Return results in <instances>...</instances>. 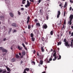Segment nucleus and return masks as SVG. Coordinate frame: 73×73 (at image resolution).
<instances>
[{"instance_id": "f257e3e1", "label": "nucleus", "mask_w": 73, "mask_h": 73, "mask_svg": "<svg viewBox=\"0 0 73 73\" xmlns=\"http://www.w3.org/2000/svg\"><path fill=\"white\" fill-rule=\"evenodd\" d=\"M69 18L70 19V21H68V23H69V25H71L72 23V21L73 19V15H71Z\"/></svg>"}, {"instance_id": "f03ea898", "label": "nucleus", "mask_w": 73, "mask_h": 73, "mask_svg": "<svg viewBox=\"0 0 73 73\" xmlns=\"http://www.w3.org/2000/svg\"><path fill=\"white\" fill-rule=\"evenodd\" d=\"M63 41L65 42L64 44L66 46L70 47V45L69 44L68 42H66V38H65L64 39Z\"/></svg>"}, {"instance_id": "7ed1b4c3", "label": "nucleus", "mask_w": 73, "mask_h": 73, "mask_svg": "<svg viewBox=\"0 0 73 73\" xmlns=\"http://www.w3.org/2000/svg\"><path fill=\"white\" fill-rule=\"evenodd\" d=\"M27 5H25V7H26L27 8L28 7H29L30 6L31 4L29 1L28 0L27 1Z\"/></svg>"}, {"instance_id": "20e7f679", "label": "nucleus", "mask_w": 73, "mask_h": 73, "mask_svg": "<svg viewBox=\"0 0 73 73\" xmlns=\"http://www.w3.org/2000/svg\"><path fill=\"white\" fill-rule=\"evenodd\" d=\"M30 71V69L28 68H26L24 69L23 73H27L26 71L28 72Z\"/></svg>"}, {"instance_id": "39448f33", "label": "nucleus", "mask_w": 73, "mask_h": 73, "mask_svg": "<svg viewBox=\"0 0 73 73\" xmlns=\"http://www.w3.org/2000/svg\"><path fill=\"white\" fill-rule=\"evenodd\" d=\"M42 27L43 29H46L48 28V26L46 24H45L43 25Z\"/></svg>"}, {"instance_id": "423d86ee", "label": "nucleus", "mask_w": 73, "mask_h": 73, "mask_svg": "<svg viewBox=\"0 0 73 73\" xmlns=\"http://www.w3.org/2000/svg\"><path fill=\"white\" fill-rule=\"evenodd\" d=\"M61 14V12L60 11H58V12L57 15V17L58 18H59L60 17V16Z\"/></svg>"}, {"instance_id": "0eeeda50", "label": "nucleus", "mask_w": 73, "mask_h": 73, "mask_svg": "<svg viewBox=\"0 0 73 73\" xmlns=\"http://www.w3.org/2000/svg\"><path fill=\"white\" fill-rule=\"evenodd\" d=\"M10 71L9 72H7L6 70H3L2 72L1 73H10Z\"/></svg>"}, {"instance_id": "6e6552de", "label": "nucleus", "mask_w": 73, "mask_h": 73, "mask_svg": "<svg viewBox=\"0 0 73 73\" xmlns=\"http://www.w3.org/2000/svg\"><path fill=\"white\" fill-rule=\"evenodd\" d=\"M39 13L40 15H42L43 14V12L42 9H40V10Z\"/></svg>"}, {"instance_id": "1a4fd4ad", "label": "nucleus", "mask_w": 73, "mask_h": 73, "mask_svg": "<svg viewBox=\"0 0 73 73\" xmlns=\"http://www.w3.org/2000/svg\"><path fill=\"white\" fill-rule=\"evenodd\" d=\"M11 24L12 26L15 27H17V25L15 23H13Z\"/></svg>"}, {"instance_id": "9d476101", "label": "nucleus", "mask_w": 73, "mask_h": 73, "mask_svg": "<svg viewBox=\"0 0 73 73\" xmlns=\"http://www.w3.org/2000/svg\"><path fill=\"white\" fill-rule=\"evenodd\" d=\"M73 39H72V40H71V44L70 45H69L70 46H71L72 48H73Z\"/></svg>"}, {"instance_id": "9b49d317", "label": "nucleus", "mask_w": 73, "mask_h": 73, "mask_svg": "<svg viewBox=\"0 0 73 73\" xmlns=\"http://www.w3.org/2000/svg\"><path fill=\"white\" fill-rule=\"evenodd\" d=\"M18 49L19 50H22V49H23V47H20L18 45Z\"/></svg>"}, {"instance_id": "f8f14e48", "label": "nucleus", "mask_w": 73, "mask_h": 73, "mask_svg": "<svg viewBox=\"0 0 73 73\" xmlns=\"http://www.w3.org/2000/svg\"><path fill=\"white\" fill-rule=\"evenodd\" d=\"M3 52H5V53H7V50L6 49L4 48L2 50Z\"/></svg>"}, {"instance_id": "ddd939ff", "label": "nucleus", "mask_w": 73, "mask_h": 73, "mask_svg": "<svg viewBox=\"0 0 73 73\" xmlns=\"http://www.w3.org/2000/svg\"><path fill=\"white\" fill-rule=\"evenodd\" d=\"M22 45L23 46V47L26 50H27V48L26 47V46H25V45L24 43H22Z\"/></svg>"}, {"instance_id": "4468645a", "label": "nucleus", "mask_w": 73, "mask_h": 73, "mask_svg": "<svg viewBox=\"0 0 73 73\" xmlns=\"http://www.w3.org/2000/svg\"><path fill=\"white\" fill-rule=\"evenodd\" d=\"M48 37H46L45 38V39L46 40H44L45 41V42H46V43H47L48 42Z\"/></svg>"}, {"instance_id": "2eb2a0df", "label": "nucleus", "mask_w": 73, "mask_h": 73, "mask_svg": "<svg viewBox=\"0 0 73 73\" xmlns=\"http://www.w3.org/2000/svg\"><path fill=\"white\" fill-rule=\"evenodd\" d=\"M43 62L42 60H40V62H39V64L40 65H42L43 64Z\"/></svg>"}, {"instance_id": "dca6fc26", "label": "nucleus", "mask_w": 73, "mask_h": 73, "mask_svg": "<svg viewBox=\"0 0 73 73\" xmlns=\"http://www.w3.org/2000/svg\"><path fill=\"white\" fill-rule=\"evenodd\" d=\"M11 17H13L14 16L13 14L11 13H9Z\"/></svg>"}, {"instance_id": "f3484780", "label": "nucleus", "mask_w": 73, "mask_h": 73, "mask_svg": "<svg viewBox=\"0 0 73 73\" xmlns=\"http://www.w3.org/2000/svg\"><path fill=\"white\" fill-rule=\"evenodd\" d=\"M65 25H63V27L61 29V30H64L65 29Z\"/></svg>"}, {"instance_id": "a211bd4d", "label": "nucleus", "mask_w": 73, "mask_h": 73, "mask_svg": "<svg viewBox=\"0 0 73 73\" xmlns=\"http://www.w3.org/2000/svg\"><path fill=\"white\" fill-rule=\"evenodd\" d=\"M15 57H16V58H19L20 57V56H19V55L18 54H16V55H15Z\"/></svg>"}, {"instance_id": "6ab92c4d", "label": "nucleus", "mask_w": 73, "mask_h": 73, "mask_svg": "<svg viewBox=\"0 0 73 73\" xmlns=\"http://www.w3.org/2000/svg\"><path fill=\"white\" fill-rule=\"evenodd\" d=\"M12 30V28H9V31H8V33L10 34Z\"/></svg>"}, {"instance_id": "aec40b11", "label": "nucleus", "mask_w": 73, "mask_h": 73, "mask_svg": "<svg viewBox=\"0 0 73 73\" xmlns=\"http://www.w3.org/2000/svg\"><path fill=\"white\" fill-rule=\"evenodd\" d=\"M41 50H42V52H44V50L43 48V47H41Z\"/></svg>"}, {"instance_id": "412c9836", "label": "nucleus", "mask_w": 73, "mask_h": 73, "mask_svg": "<svg viewBox=\"0 0 73 73\" xmlns=\"http://www.w3.org/2000/svg\"><path fill=\"white\" fill-rule=\"evenodd\" d=\"M15 60V59L14 58H13L11 59V61H12V62H14Z\"/></svg>"}, {"instance_id": "4be33fe9", "label": "nucleus", "mask_w": 73, "mask_h": 73, "mask_svg": "<svg viewBox=\"0 0 73 73\" xmlns=\"http://www.w3.org/2000/svg\"><path fill=\"white\" fill-rule=\"evenodd\" d=\"M26 0H23L22 3L23 4H25V1Z\"/></svg>"}, {"instance_id": "5701e85b", "label": "nucleus", "mask_w": 73, "mask_h": 73, "mask_svg": "<svg viewBox=\"0 0 73 73\" xmlns=\"http://www.w3.org/2000/svg\"><path fill=\"white\" fill-rule=\"evenodd\" d=\"M25 54H26V52L25 51H23L22 52V55L23 56H25Z\"/></svg>"}, {"instance_id": "b1692460", "label": "nucleus", "mask_w": 73, "mask_h": 73, "mask_svg": "<svg viewBox=\"0 0 73 73\" xmlns=\"http://www.w3.org/2000/svg\"><path fill=\"white\" fill-rule=\"evenodd\" d=\"M36 25L39 26H40V24L38 23H36Z\"/></svg>"}, {"instance_id": "393cba45", "label": "nucleus", "mask_w": 73, "mask_h": 73, "mask_svg": "<svg viewBox=\"0 0 73 73\" xmlns=\"http://www.w3.org/2000/svg\"><path fill=\"white\" fill-rule=\"evenodd\" d=\"M53 57H55L56 56V52H55L54 53V54L53 55Z\"/></svg>"}, {"instance_id": "a878e982", "label": "nucleus", "mask_w": 73, "mask_h": 73, "mask_svg": "<svg viewBox=\"0 0 73 73\" xmlns=\"http://www.w3.org/2000/svg\"><path fill=\"white\" fill-rule=\"evenodd\" d=\"M61 43H62L60 41L58 42V44H57L58 46H59V45H61Z\"/></svg>"}, {"instance_id": "bb28decb", "label": "nucleus", "mask_w": 73, "mask_h": 73, "mask_svg": "<svg viewBox=\"0 0 73 73\" xmlns=\"http://www.w3.org/2000/svg\"><path fill=\"white\" fill-rule=\"evenodd\" d=\"M31 40L33 41H34L35 40V38L33 37H32Z\"/></svg>"}, {"instance_id": "cd10ccee", "label": "nucleus", "mask_w": 73, "mask_h": 73, "mask_svg": "<svg viewBox=\"0 0 73 73\" xmlns=\"http://www.w3.org/2000/svg\"><path fill=\"white\" fill-rule=\"evenodd\" d=\"M53 31H51L50 32V34L51 35H53Z\"/></svg>"}, {"instance_id": "c85d7f7f", "label": "nucleus", "mask_w": 73, "mask_h": 73, "mask_svg": "<svg viewBox=\"0 0 73 73\" xmlns=\"http://www.w3.org/2000/svg\"><path fill=\"white\" fill-rule=\"evenodd\" d=\"M31 37L32 38L34 36V35L33 33H31L30 35Z\"/></svg>"}, {"instance_id": "c756f323", "label": "nucleus", "mask_w": 73, "mask_h": 73, "mask_svg": "<svg viewBox=\"0 0 73 73\" xmlns=\"http://www.w3.org/2000/svg\"><path fill=\"white\" fill-rule=\"evenodd\" d=\"M4 49V48L2 47H0V50H1L2 51Z\"/></svg>"}, {"instance_id": "7c9ffc66", "label": "nucleus", "mask_w": 73, "mask_h": 73, "mask_svg": "<svg viewBox=\"0 0 73 73\" xmlns=\"http://www.w3.org/2000/svg\"><path fill=\"white\" fill-rule=\"evenodd\" d=\"M54 59H53V61H55V60H56V59H57V58H56V56H54Z\"/></svg>"}, {"instance_id": "2f4dec72", "label": "nucleus", "mask_w": 73, "mask_h": 73, "mask_svg": "<svg viewBox=\"0 0 73 73\" xmlns=\"http://www.w3.org/2000/svg\"><path fill=\"white\" fill-rule=\"evenodd\" d=\"M38 21V20L37 19H35V23H37V22Z\"/></svg>"}, {"instance_id": "473e14b6", "label": "nucleus", "mask_w": 73, "mask_h": 73, "mask_svg": "<svg viewBox=\"0 0 73 73\" xmlns=\"http://www.w3.org/2000/svg\"><path fill=\"white\" fill-rule=\"evenodd\" d=\"M61 58V56L60 55H59V58H58L57 60H60Z\"/></svg>"}, {"instance_id": "72a5a7b5", "label": "nucleus", "mask_w": 73, "mask_h": 73, "mask_svg": "<svg viewBox=\"0 0 73 73\" xmlns=\"http://www.w3.org/2000/svg\"><path fill=\"white\" fill-rule=\"evenodd\" d=\"M31 28V26L29 25H28V29H30Z\"/></svg>"}, {"instance_id": "f704fd0d", "label": "nucleus", "mask_w": 73, "mask_h": 73, "mask_svg": "<svg viewBox=\"0 0 73 73\" xmlns=\"http://www.w3.org/2000/svg\"><path fill=\"white\" fill-rule=\"evenodd\" d=\"M31 63H33L34 65H35V62L34 61H32Z\"/></svg>"}, {"instance_id": "c9c22d12", "label": "nucleus", "mask_w": 73, "mask_h": 73, "mask_svg": "<svg viewBox=\"0 0 73 73\" xmlns=\"http://www.w3.org/2000/svg\"><path fill=\"white\" fill-rule=\"evenodd\" d=\"M7 71H9L10 70V69L9 68H7Z\"/></svg>"}, {"instance_id": "e433bc0d", "label": "nucleus", "mask_w": 73, "mask_h": 73, "mask_svg": "<svg viewBox=\"0 0 73 73\" xmlns=\"http://www.w3.org/2000/svg\"><path fill=\"white\" fill-rule=\"evenodd\" d=\"M67 5V4L65 3V4L64 6V8H66Z\"/></svg>"}, {"instance_id": "4c0bfd02", "label": "nucleus", "mask_w": 73, "mask_h": 73, "mask_svg": "<svg viewBox=\"0 0 73 73\" xmlns=\"http://www.w3.org/2000/svg\"><path fill=\"white\" fill-rule=\"evenodd\" d=\"M18 13L19 15H20L21 14V13L20 12V11H18Z\"/></svg>"}, {"instance_id": "58836bf2", "label": "nucleus", "mask_w": 73, "mask_h": 73, "mask_svg": "<svg viewBox=\"0 0 73 73\" xmlns=\"http://www.w3.org/2000/svg\"><path fill=\"white\" fill-rule=\"evenodd\" d=\"M44 40H45L44 38L43 37H42V41H44Z\"/></svg>"}, {"instance_id": "ea45409f", "label": "nucleus", "mask_w": 73, "mask_h": 73, "mask_svg": "<svg viewBox=\"0 0 73 73\" xmlns=\"http://www.w3.org/2000/svg\"><path fill=\"white\" fill-rule=\"evenodd\" d=\"M48 15H47L46 17V19L47 20H48Z\"/></svg>"}, {"instance_id": "a19ab883", "label": "nucleus", "mask_w": 73, "mask_h": 73, "mask_svg": "<svg viewBox=\"0 0 73 73\" xmlns=\"http://www.w3.org/2000/svg\"><path fill=\"white\" fill-rule=\"evenodd\" d=\"M36 54H37V56H39V53L38 52H37L36 53Z\"/></svg>"}, {"instance_id": "79ce46f5", "label": "nucleus", "mask_w": 73, "mask_h": 73, "mask_svg": "<svg viewBox=\"0 0 73 73\" xmlns=\"http://www.w3.org/2000/svg\"><path fill=\"white\" fill-rule=\"evenodd\" d=\"M29 21H30L29 20H27V24H28L29 23Z\"/></svg>"}, {"instance_id": "37998d69", "label": "nucleus", "mask_w": 73, "mask_h": 73, "mask_svg": "<svg viewBox=\"0 0 73 73\" xmlns=\"http://www.w3.org/2000/svg\"><path fill=\"white\" fill-rule=\"evenodd\" d=\"M52 59L51 58H49V61H52Z\"/></svg>"}, {"instance_id": "c03bdc74", "label": "nucleus", "mask_w": 73, "mask_h": 73, "mask_svg": "<svg viewBox=\"0 0 73 73\" xmlns=\"http://www.w3.org/2000/svg\"><path fill=\"white\" fill-rule=\"evenodd\" d=\"M31 2H32V3H34V0H31Z\"/></svg>"}, {"instance_id": "a18cd8bd", "label": "nucleus", "mask_w": 73, "mask_h": 73, "mask_svg": "<svg viewBox=\"0 0 73 73\" xmlns=\"http://www.w3.org/2000/svg\"><path fill=\"white\" fill-rule=\"evenodd\" d=\"M30 19V17L29 16L27 17V19L28 20H29Z\"/></svg>"}, {"instance_id": "49530a36", "label": "nucleus", "mask_w": 73, "mask_h": 73, "mask_svg": "<svg viewBox=\"0 0 73 73\" xmlns=\"http://www.w3.org/2000/svg\"><path fill=\"white\" fill-rule=\"evenodd\" d=\"M66 20H65L64 22V24L66 25Z\"/></svg>"}, {"instance_id": "de8ad7c7", "label": "nucleus", "mask_w": 73, "mask_h": 73, "mask_svg": "<svg viewBox=\"0 0 73 73\" xmlns=\"http://www.w3.org/2000/svg\"><path fill=\"white\" fill-rule=\"evenodd\" d=\"M72 9V7H70L69 8V10L70 11Z\"/></svg>"}, {"instance_id": "09e8293b", "label": "nucleus", "mask_w": 73, "mask_h": 73, "mask_svg": "<svg viewBox=\"0 0 73 73\" xmlns=\"http://www.w3.org/2000/svg\"><path fill=\"white\" fill-rule=\"evenodd\" d=\"M35 53H36V51L35 50H34L33 52V53L34 54H35Z\"/></svg>"}, {"instance_id": "8fccbe9b", "label": "nucleus", "mask_w": 73, "mask_h": 73, "mask_svg": "<svg viewBox=\"0 0 73 73\" xmlns=\"http://www.w3.org/2000/svg\"><path fill=\"white\" fill-rule=\"evenodd\" d=\"M66 13V12H64V16H65V15Z\"/></svg>"}, {"instance_id": "3c124183", "label": "nucleus", "mask_w": 73, "mask_h": 73, "mask_svg": "<svg viewBox=\"0 0 73 73\" xmlns=\"http://www.w3.org/2000/svg\"><path fill=\"white\" fill-rule=\"evenodd\" d=\"M7 39H6V38H4L3 39V40L4 41H5V40H7Z\"/></svg>"}, {"instance_id": "603ef678", "label": "nucleus", "mask_w": 73, "mask_h": 73, "mask_svg": "<svg viewBox=\"0 0 73 73\" xmlns=\"http://www.w3.org/2000/svg\"><path fill=\"white\" fill-rule=\"evenodd\" d=\"M71 36H73V32L71 34Z\"/></svg>"}, {"instance_id": "864d4df0", "label": "nucleus", "mask_w": 73, "mask_h": 73, "mask_svg": "<svg viewBox=\"0 0 73 73\" xmlns=\"http://www.w3.org/2000/svg\"><path fill=\"white\" fill-rule=\"evenodd\" d=\"M3 17V16H2V15H1L0 16V18H2Z\"/></svg>"}, {"instance_id": "5fc2aeb1", "label": "nucleus", "mask_w": 73, "mask_h": 73, "mask_svg": "<svg viewBox=\"0 0 73 73\" xmlns=\"http://www.w3.org/2000/svg\"><path fill=\"white\" fill-rule=\"evenodd\" d=\"M24 8H21V10L22 11H23V10H24Z\"/></svg>"}, {"instance_id": "6e6d98bb", "label": "nucleus", "mask_w": 73, "mask_h": 73, "mask_svg": "<svg viewBox=\"0 0 73 73\" xmlns=\"http://www.w3.org/2000/svg\"><path fill=\"white\" fill-rule=\"evenodd\" d=\"M13 32H17V31L16 30H14L13 31Z\"/></svg>"}, {"instance_id": "4d7b16f0", "label": "nucleus", "mask_w": 73, "mask_h": 73, "mask_svg": "<svg viewBox=\"0 0 73 73\" xmlns=\"http://www.w3.org/2000/svg\"><path fill=\"white\" fill-rule=\"evenodd\" d=\"M69 33L70 34H71V31H70L69 32Z\"/></svg>"}, {"instance_id": "13d9d810", "label": "nucleus", "mask_w": 73, "mask_h": 73, "mask_svg": "<svg viewBox=\"0 0 73 73\" xmlns=\"http://www.w3.org/2000/svg\"><path fill=\"white\" fill-rule=\"evenodd\" d=\"M25 44H26V45H28V43L27 42H25Z\"/></svg>"}, {"instance_id": "bf43d9fd", "label": "nucleus", "mask_w": 73, "mask_h": 73, "mask_svg": "<svg viewBox=\"0 0 73 73\" xmlns=\"http://www.w3.org/2000/svg\"><path fill=\"white\" fill-rule=\"evenodd\" d=\"M23 55H22V56H21V58H23Z\"/></svg>"}, {"instance_id": "052dcab7", "label": "nucleus", "mask_w": 73, "mask_h": 73, "mask_svg": "<svg viewBox=\"0 0 73 73\" xmlns=\"http://www.w3.org/2000/svg\"><path fill=\"white\" fill-rule=\"evenodd\" d=\"M41 1V0H39L38 2L39 3H40Z\"/></svg>"}, {"instance_id": "680f3d73", "label": "nucleus", "mask_w": 73, "mask_h": 73, "mask_svg": "<svg viewBox=\"0 0 73 73\" xmlns=\"http://www.w3.org/2000/svg\"><path fill=\"white\" fill-rule=\"evenodd\" d=\"M3 70H0V73H1L2 72H3Z\"/></svg>"}, {"instance_id": "e2e57ef3", "label": "nucleus", "mask_w": 73, "mask_h": 73, "mask_svg": "<svg viewBox=\"0 0 73 73\" xmlns=\"http://www.w3.org/2000/svg\"><path fill=\"white\" fill-rule=\"evenodd\" d=\"M70 2L71 3H73V2L71 0H70Z\"/></svg>"}, {"instance_id": "0e129e2a", "label": "nucleus", "mask_w": 73, "mask_h": 73, "mask_svg": "<svg viewBox=\"0 0 73 73\" xmlns=\"http://www.w3.org/2000/svg\"><path fill=\"white\" fill-rule=\"evenodd\" d=\"M19 56H21V53H19Z\"/></svg>"}, {"instance_id": "69168bd1", "label": "nucleus", "mask_w": 73, "mask_h": 73, "mask_svg": "<svg viewBox=\"0 0 73 73\" xmlns=\"http://www.w3.org/2000/svg\"><path fill=\"white\" fill-rule=\"evenodd\" d=\"M23 61H21V64H23Z\"/></svg>"}, {"instance_id": "338daca9", "label": "nucleus", "mask_w": 73, "mask_h": 73, "mask_svg": "<svg viewBox=\"0 0 73 73\" xmlns=\"http://www.w3.org/2000/svg\"><path fill=\"white\" fill-rule=\"evenodd\" d=\"M42 73H46V72L45 71H44L42 72Z\"/></svg>"}, {"instance_id": "774afa93", "label": "nucleus", "mask_w": 73, "mask_h": 73, "mask_svg": "<svg viewBox=\"0 0 73 73\" xmlns=\"http://www.w3.org/2000/svg\"><path fill=\"white\" fill-rule=\"evenodd\" d=\"M71 28H72V29H73V26H71Z\"/></svg>"}]
</instances>
